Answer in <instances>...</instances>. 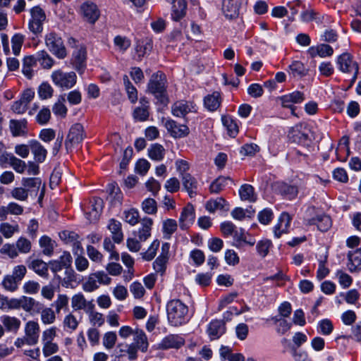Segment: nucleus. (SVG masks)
<instances>
[{
    "mask_svg": "<svg viewBox=\"0 0 361 361\" xmlns=\"http://www.w3.org/2000/svg\"><path fill=\"white\" fill-rule=\"evenodd\" d=\"M168 321L171 326H178L188 321V307L180 300H171L166 305Z\"/></svg>",
    "mask_w": 361,
    "mask_h": 361,
    "instance_id": "nucleus-1",
    "label": "nucleus"
},
{
    "mask_svg": "<svg viewBox=\"0 0 361 361\" xmlns=\"http://www.w3.org/2000/svg\"><path fill=\"white\" fill-rule=\"evenodd\" d=\"M166 79L164 73L157 72L154 73L148 83V91L162 104H166L168 99L166 94Z\"/></svg>",
    "mask_w": 361,
    "mask_h": 361,
    "instance_id": "nucleus-2",
    "label": "nucleus"
},
{
    "mask_svg": "<svg viewBox=\"0 0 361 361\" xmlns=\"http://www.w3.org/2000/svg\"><path fill=\"white\" fill-rule=\"evenodd\" d=\"M51 79L56 87L68 90L76 84L77 75L73 71L64 72L61 69H58L51 73Z\"/></svg>",
    "mask_w": 361,
    "mask_h": 361,
    "instance_id": "nucleus-3",
    "label": "nucleus"
},
{
    "mask_svg": "<svg viewBox=\"0 0 361 361\" xmlns=\"http://www.w3.org/2000/svg\"><path fill=\"white\" fill-rule=\"evenodd\" d=\"M31 18L28 22V29L35 35H38L43 30V25L47 19L46 13L39 6L30 9Z\"/></svg>",
    "mask_w": 361,
    "mask_h": 361,
    "instance_id": "nucleus-4",
    "label": "nucleus"
},
{
    "mask_svg": "<svg viewBox=\"0 0 361 361\" xmlns=\"http://www.w3.org/2000/svg\"><path fill=\"white\" fill-rule=\"evenodd\" d=\"M45 44L49 50L59 59H63L66 55V49L60 36L55 32H49L45 37Z\"/></svg>",
    "mask_w": 361,
    "mask_h": 361,
    "instance_id": "nucleus-5",
    "label": "nucleus"
},
{
    "mask_svg": "<svg viewBox=\"0 0 361 361\" xmlns=\"http://www.w3.org/2000/svg\"><path fill=\"white\" fill-rule=\"evenodd\" d=\"M84 138V129L80 123L73 124L68 133L65 141L67 151L71 150L75 145H78Z\"/></svg>",
    "mask_w": 361,
    "mask_h": 361,
    "instance_id": "nucleus-6",
    "label": "nucleus"
},
{
    "mask_svg": "<svg viewBox=\"0 0 361 361\" xmlns=\"http://www.w3.org/2000/svg\"><path fill=\"white\" fill-rule=\"evenodd\" d=\"M241 6L242 0H223L221 11L227 20H233L238 18Z\"/></svg>",
    "mask_w": 361,
    "mask_h": 361,
    "instance_id": "nucleus-7",
    "label": "nucleus"
},
{
    "mask_svg": "<svg viewBox=\"0 0 361 361\" xmlns=\"http://www.w3.org/2000/svg\"><path fill=\"white\" fill-rule=\"evenodd\" d=\"M274 188L278 192L289 200L295 198L299 191L305 188L302 183L297 185H289L284 182L276 183Z\"/></svg>",
    "mask_w": 361,
    "mask_h": 361,
    "instance_id": "nucleus-8",
    "label": "nucleus"
},
{
    "mask_svg": "<svg viewBox=\"0 0 361 361\" xmlns=\"http://www.w3.org/2000/svg\"><path fill=\"white\" fill-rule=\"evenodd\" d=\"M339 69L343 73H353L354 79L356 78L358 73L357 64L352 60V57L348 53H343L341 54L337 60Z\"/></svg>",
    "mask_w": 361,
    "mask_h": 361,
    "instance_id": "nucleus-9",
    "label": "nucleus"
},
{
    "mask_svg": "<svg viewBox=\"0 0 361 361\" xmlns=\"http://www.w3.org/2000/svg\"><path fill=\"white\" fill-rule=\"evenodd\" d=\"M71 307L74 311L83 310L85 313L90 309H94L93 300H87L82 293L73 295L71 299Z\"/></svg>",
    "mask_w": 361,
    "mask_h": 361,
    "instance_id": "nucleus-10",
    "label": "nucleus"
},
{
    "mask_svg": "<svg viewBox=\"0 0 361 361\" xmlns=\"http://www.w3.org/2000/svg\"><path fill=\"white\" fill-rule=\"evenodd\" d=\"M87 51L84 46L75 48L73 53V65L79 73H82L86 66Z\"/></svg>",
    "mask_w": 361,
    "mask_h": 361,
    "instance_id": "nucleus-11",
    "label": "nucleus"
},
{
    "mask_svg": "<svg viewBox=\"0 0 361 361\" xmlns=\"http://www.w3.org/2000/svg\"><path fill=\"white\" fill-rule=\"evenodd\" d=\"M195 219V209L191 204H188L180 214L178 222L182 230L188 229L194 223Z\"/></svg>",
    "mask_w": 361,
    "mask_h": 361,
    "instance_id": "nucleus-12",
    "label": "nucleus"
},
{
    "mask_svg": "<svg viewBox=\"0 0 361 361\" xmlns=\"http://www.w3.org/2000/svg\"><path fill=\"white\" fill-rule=\"evenodd\" d=\"M80 9L83 18L91 24H94L99 18V10L97 5L92 2L84 3L82 4Z\"/></svg>",
    "mask_w": 361,
    "mask_h": 361,
    "instance_id": "nucleus-13",
    "label": "nucleus"
},
{
    "mask_svg": "<svg viewBox=\"0 0 361 361\" xmlns=\"http://www.w3.org/2000/svg\"><path fill=\"white\" fill-rule=\"evenodd\" d=\"M165 127L170 135L174 138L184 137L190 133V130L187 126L178 124L173 120L166 121Z\"/></svg>",
    "mask_w": 361,
    "mask_h": 361,
    "instance_id": "nucleus-14",
    "label": "nucleus"
},
{
    "mask_svg": "<svg viewBox=\"0 0 361 361\" xmlns=\"http://www.w3.org/2000/svg\"><path fill=\"white\" fill-rule=\"evenodd\" d=\"M279 99L281 102L282 106L290 109L292 113L294 114L295 108L293 104L301 103L305 99V97L302 92L295 91L292 93L281 97Z\"/></svg>",
    "mask_w": 361,
    "mask_h": 361,
    "instance_id": "nucleus-15",
    "label": "nucleus"
},
{
    "mask_svg": "<svg viewBox=\"0 0 361 361\" xmlns=\"http://www.w3.org/2000/svg\"><path fill=\"white\" fill-rule=\"evenodd\" d=\"M39 326L37 322L29 321L25 326V343L29 345H34L37 343L39 338Z\"/></svg>",
    "mask_w": 361,
    "mask_h": 361,
    "instance_id": "nucleus-16",
    "label": "nucleus"
},
{
    "mask_svg": "<svg viewBox=\"0 0 361 361\" xmlns=\"http://www.w3.org/2000/svg\"><path fill=\"white\" fill-rule=\"evenodd\" d=\"M23 186L27 190V192L30 194L37 195L39 188L42 187V192L39 200H41L44 196V185H42V180L39 178H23L22 179Z\"/></svg>",
    "mask_w": 361,
    "mask_h": 361,
    "instance_id": "nucleus-17",
    "label": "nucleus"
},
{
    "mask_svg": "<svg viewBox=\"0 0 361 361\" xmlns=\"http://www.w3.org/2000/svg\"><path fill=\"white\" fill-rule=\"evenodd\" d=\"M103 200L99 197L94 198L90 202V210L85 213L86 218L90 223L96 222L99 219L103 209Z\"/></svg>",
    "mask_w": 361,
    "mask_h": 361,
    "instance_id": "nucleus-18",
    "label": "nucleus"
},
{
    "mask_svg": "<svg viewBox=\"0 0 361 361\" xmlns=\"http://www.w3.org/2000/svg\"><path fill=\"white\" fill-rule=\"evenodd\" d=\"M195 111V105L190 102L178 101L172 106V113L177 117H183L189 112Z\"/></svg>",
    "mask_w": 361,
    "mask_h": 361,
    "instance_id": "nucleus-19",
    "label": "nucleus"
},
{
    "mask_svg": "<svg viewBox=\"0 0 361 361\" xmlns=\"http://www.w3.org/2000/svg\"><path fill=\"white\" fill-rule=\"evenodd\" d=\"M153 221L149 217L143 218L140 221V227L137 231L135 232V235L139 238L140 241H146L151 235V230Z\"/></svg>",
    "mask_w": 361,
    "mask_h": 361,
    "instance_id": "nucleus-20",
    "label": "nucleus"
},
{
    "mask_svg": "<svg viewBox=\"0 0 361 361\" xmlns=\"http://www.w3.org/2000/svg\"><path fill=\"white\" fill-rule=\"evenodd\" d=\"M30 151L37 163H42L45 161L47 151L44 147L37 140H30Z\"/></svg>",
    "mask_w": 361,
    "mask_h": 361,
    "instance_id": "nucleus-21",
    "label": "nucleus"
},
{
    "mask_svg": "<svg viewBox=\"0 0 361 361\" xmlns=\"http://www.w3.org/2000/svg\"><path fill=\"white\" fill-rule=\"evenodd\" d=\"M184 339L178 335L171 334L163 338L159 346L161 349L179 348L184 345Z\"/></svg>",
    "mask_w": 361,
    "mask_h": 361,
    "instance_id": "nucleus-22",
    "label": "nucleus"
},
{
    "mask_svg": "<svg viewBox=\"0 0 361 361\" xmlns=\"http://www.w3.org/2000/svg\"><path fill=\"white\" fill-rule=\"evenodd\" d=\"M291 218L287 213H283L278 220V223L274 228V235L279 238L283 233H287L290 224Z\"/></svg>",
    "mask_w": 361,
    "mask_h": 361,
    "instance_id": "nucleus-23",
    "label": "nucleus"
},
{
    "mask_svg": "<svg viewBox=\"0 0 361 361\" xmlns=\"http://www.w3.org/2000/svg\"><path fill=\"white\" fill-rule=\"evenodd\" d=\"M225 324L221 320H214L209 324L207 332L211 339H217L224 334Z\"/></svg>",
    "mask_w": 361,
    "mask_h": 361,
    "instance_id": "nucleus-24",
    "label": "nucleus"
},
{
    "mask_svg": "<svg viewBox=\"0 0 361 361\" xmlns=\"http://www.w3.org/2000/svg\"><path fill=\"white\" fill-rule=\"evenodd\" d=\"M27 122L26 119L11 120L9 122V128L13 136L17 137L25 135L27 130Z\"/></svg>",
    "mask_w": 361,
    "mask_h": 361,
    "instance_id": "nucleus-25",
    "label": "nucleus"
},
{
    "mask_svg": "<svg viewBox=\"0 0 361 361\" xmlns=\"http://www.w3.org/2000/svg\"><path fill=\"white\" fill-rule=\"evenodd\" d=\"M41 305L39 302L32 298L24 295L20 297V308L26 312L32 314L35 312L36 309H37L36 312H39Z\"/></svg>",
    "mask_w": 361,
    "mask_h": 361,
    "instance_id": "nucleus-26",
    "label": "nucleus"
},
{
    "mask_svg": "<svg viewBox=\"0 0 361 361\" xmlns=\"http://www.w3.org/2000/svg\"><path fill=\"white\" fill-rule=\"evenodd\" d=\"M348 258V267L350 271H357L361 269V249L349 252Z\"/></svg>",
    "mask_w": 361,
    "mask_h": 361,
    "instance_id": "nucleus-27",
    "label": "nucleus"
},
{
    "mask_svg": "<svg viewBox=\"0 0 361 361\" xmlns=\"http://www.w3.org/2000/svg\"><path fill=\"white\" fill-rule=\"evenodd\" d=\"M309 53L312 57L319 56L322 58L331 56L334 54L333 48L326 44H321L317 47H312L309 49Z\"/></svg>",
    "mask_w": 361,
    "mask_h": 361,
    "instance_id": "nucleus-28",
    "label": "nucleus"
},
{
    "mask_svg": "<svg viewBox=\"0 0 361 361\" xmlns=\"http://www.w3.org/2000/svg\"><path fill=\"white\" fill-rule=\"evenodd\" d=\"M108 228L112 234V238L116 243H120L123 240V234L121 230V224L114 219L109 221Z\"/></svg>",
    "mask_w": 361,
    "mask_h": 361,
    "instance_id": "nucleus-29",
    "label": "nucleus"
},
{
    "mask_svg": "<svg viewBox=\"0 0 361 361\" xmlns=\"http://www.w3.org/2000/svg\"><path fill=\"white\" fill-rule=\"evenodd\" d=\"M180 178L183 188L191 197H193L196 194L195 190L197 187L196 179L190 173H183Z\"/></svg>",
    "mask_w": 361,
    "mask_h": 361,
    "instance_id": "nucleus-30",
    "label": "nucleus"
},
{
    "mask_svg": "<svg viewBox=\"0 0 361 361\" xmlns=\"http://www.w3.org/2000/svg\"><path fill=\"white\" fill-rule=\"evenodd\" d=\"M307 224H317L320 231H326L331 226V220L327 215H319L316 218L308 219Z\"/></svg>",
    "mask_w": 361,
    "mask_h": 361,
    "instance_id": "nucleus-31",
    "label": "nucleus"
},
{
    "mask_svg": "<svg viewBox=\"0 0 361 361\" xmlns=\"http://www.w3.org/2000/svg\"><path fill=\"white\" fill-rule=\"evenodd\" d=\"M147 152L149 157L152 160L160 161L164 158L166 149L161 145L154 143L149 146Z\"/></svg>",
    "mask_w": 361,
    "mask_h": 361,
    "instance_id": "nucleus-32",
    "label": "nucleus"
},
{
    "mask_svg": "<svg viewBox=\"0 0 361 361\" xmlns=\"http://www.w3.org/2000/svg\"><path fill=\"white\" fill-rule=\"evenodd\" d=\"M1 321L3 324V326H4L8 331L16 333L21 325L20 320L15 317L4 315L1 317Z\"/></svg>",
    "mask_w": 361,
    "mask_h": 361,
    "instance_id": "nucleus-33",
    "label": "nucleus"
},
{
    "mask_svg": "<svg viewBox=\"0 0 361 361\" xmlns=\"http://www.w3.org/2000/svg\"><path fill=\"white\" fill-rule=\"evenodd\" d=\"M20 227L18 224H11L8 222L0 224V233L5 238H11L16 233H18Z\"/></svg>",
    "mask_w": 361,
    "mask_h": 361,
    "instance_id": "nucleus-34",
    "label": "nucleus"
},
{
    "mask_svg": "<svg viewBox=\"0 0 361 361\" xmlns=\"http://www.w3.org/2000/svg\"><path fill=\"white\" fill-rule=\"evenodd\" d=\"M29 268L32 269L38 275L47 278L48 264L41 259H35L29 264Z\"/></svg>",
    "mask_w": 361,
    "mask_h": 361,
    "instance_id": "nucleus-35",
    "label": "nucleus"
},
{
    "mask_svg": "<svg viewBox=\"0 0 361 361\" xmlns=\"http://www.w3.org/2000/svg\"><path fill=\"white\" fill-rule=\"evenodd\" d=\"M172 11V18L173 20L178 21L185 15L187 4L185 0H178L177 3H173Z\"/></svg>",
    "mask_w": 361,
    "mask_h": 361,
    "instance_id": "nucleus-36",
    "label": "nucleus"
},
{
    "mask_svg": "<svg viewBox=\"0 0 361 361\" xmlns=\"http://www.w3.org/2000/svg\"><path fill=\"white\" fill-rule=\"evenodd\" d=\"M36 62L37 59L33 56H25L23 59L22 72L28 79H31L33 76L32 67L36 65Z\"/></svg>",
    "mask_w": 361,
    "mask_h": 361,
    "instance_id": "nucleus-37",
    "label": "nucleus"
},
{
    "mask_svg": "<svg viewBox=\"0 0 361 361\" xmlns=\"http://www.w3.org/2000/svg\"><path fill=\"white\" fill-rule=\"evenodd\" d=\"M86 314H87L89 322L92 327H100L105 322L104 315L102 313L95 311L94 309H90Z\"/></svg>",
    "mask_w": 361,
    "mask_h": 361,
    "instance_id": "nucleus-38",
    "label": "nucleus"
},
{
    "mask_svg": "<svg viewBox=\"0 0 361 361\" xmlns=\"http://www.w3.org/2000/svg\"><path fill=\"white\" fill-rule=\"evenodd\" d=\"M136 346V351L140 349L142 352L147 351L148 342L145 334L142 331L136 330L134 334V343Z\"/></svg>",
    "mask_w": 361,
    "mask_h": 361,
    "instance_id": "nucleus-39",
    "label": "nucleus"
},
{
    "mask_svg": "<svg viewBox=\"0 0 361 361\" xmlns=\"http://www.w3.org/2000/svg\"><path fill=\"white\" fill-rule=\"evenodd\" d=\"M204 102L207 109L212 111H215L220 106V94L217 92H215L212 94L207 96L204 98Z\"/></svg>",
    "mask_w": 361,
    "mask_h": 361,
    "instance_id": "nucleus-40",
    "label": "nucleus"
},
{
    "mask_svg": "<svg viewBox=\"0 0 361 361\" xmlns=\"http://www.w3.org/2000/svg\"><path fill=\"white\" fill-rule=\"evenodd\" d=\"M142 106L137 107L134 110V118L140 121H146L149 117L147 102L145 99L140 100Z\"/></svg>",
    "mask_w": 361,
    "mask_h": 361,
    "instance_id": "nucleus-41",
    "label": "nucleus"
},
{
    "mask_svg": "<svg viewBox=\"0 0 361 361\" xmlns=\"http://www.w3.org/2000/svg\"><path fill=\"white\" fill-rule=\"evenodd\" d=\"M239 194L242 200L255 202L257 199L254 192V188L248 184L243 185L240 187Z\"/></svg>",
    "mask_w": 361,
    "mask_h": 361,
    "instance_id": "nucleus-42",
    "label": "nucleus"
},
{
    "mask_svg": "<svg viewBox=\"0 0 361 361\" xmlns=\"http://www.w3.org/2000/svg\"><path fill=\"white\" fill-rule=\"evenodd\" d=\"M39 243L44 255L47 256L52 255L54 248V241L49 237L44 235L39 239Z\"/></svg>",
    "mask_w": 361,
    "mask_h": 361,
    "instance_id": "nucleus-43",
    "label": "nucleus"
},
{
    "mask_svg": "<svg viewBox=\"0 0 361 361\" xmlns=\"http://www.w3.org/2000/svg\"><path fill=\"white\" fill-rule=\"evenodd\" d=\"M69 298L66 294H59L56 300L52 304L55 307V311L59 314L61 310H68Z\"/></svg>",
    "mask_w": 361,
    "mask_h": 361,
    "instance_id": "nucleus-44",
    "label": "nucleus"
},
{
    "mask_svg": "<svg viewBox=\"0 0 361 361\" xmlns=\"http://www.w3.org/2000/svg\"><path fill=\"white\" fill-rule=\"evenodd\" d=\"M43 68L50 69L54 65V59L49 55L46 51H38L35 57Z\"/></svg>",
    "mask_w": 361,
    "mask_h": 361,
    "instance_id": "nucleus-45",
    "label": "nucleus"
},
{
    "mask_svg": "<svg viewBox=\"0 0 361 361\" xmlns=\"http://www.w3.org/2000/svg\"><path fill=\"white\" fill-rule=\"evenodd\" d=\"M255 211L251 207L244 209L241 207L235 208L231 213L232 217L238 221H243L246 217L252 218L254 215Z\"/></svg>",
    "mask_w": 361,
    "mask_h": 361,
    "instance_id": "nucleus-46",
    "label": "nucleus"
},
{
    "mask_svg": "<svg viewBox=\"0 0 361 361\" xmlns=\"http://www.w3.org/2000/svg\"><path fill=\"white\" fill-rule=\"evenodd\" d=\"M97 276L94 273L90 274L86 281L82 283V290L87 293L94 291L99 288Z\"/></svg>",
    "mask_w": 361,
    "mask_h": 361,
    "instance_id": "nucleus-47",
    "label": "nucleus"
},
{
    "mask_svg": "<svg viewBox=\"0 0 361 361\" xmlns=\"http://www.w3.org/2000/svg\"><path fill=\"white\" fill-rule=\"evenodd\" d=\"M117 348L119 350V356H123L124 353L128 355L130 360H135L137 357L136 346L135 344H123L118 345Z\"/></svg>",
    "mask_w": 361,
    "mask_h": 361,
    "instance_id": "nucleus-48",
    "label": "nucleus"
},
{
    "mask_svg": "<svg viewBox=\"0 0 361 361\" xmlns=\"http://www.w3.org/2000/svg\"><path fill=\"white\" fill-rule=\"evenodd\" d=\"M56 311L51 307H44L40 312L41 321L44 324L48 325L54 323L56 320Z\"/></svg>",
    "mask_w": 361,
    "mask_h": 361,
    "instance_id": "nucleus-49",
    "label": "nucleus"
},
{
    "mask_svg": "<svg viewBox=\"0 0 361 361\" xmlns=\"http://www.w3.org/2000/svg\"><path fill=\"white\" fill-rule=\"evenodd\" d=\"M228 181H231V179L228 177L220 176L214 180L209 187V190L212 193H219L223 190L225 186L227 185Z\"/></svg>",
    "mask_w": 361,
    "mask_h": 361,
    "instance_id": "nucleus-50",
    "label": "nucleus"
},
{
    "mask_svg": "<svg viewBox=\"0 0 361 361\" xmlns=\"http://www.w3.org/2000/svg\"><path fill=\"white\" fill-rule=\"evenodd\" d=\"M222 122L226 128L228 133L231 137H235L238 133V126L234 120L230 116H223Z\"/></svg>",
    "mask_w": 361,
    "mask_h": 361,
    "instance_id": "nucleus-51",
    "label": "nucleus"
},
{
    "mask_svg": "<svg viewBox=\"0 0 361 361\" xmlns=\"http://www.w3.org/2000/svg\"><path fill=\"white\" fill-rule=\"evenodd\" d=\"M225 205H227L226 200L222 197H217L214 200H210L206 203V209L211 213H214L218 209H224Z\"/></svg>",
    "mask_w": 361,
    "mask_h": 361,
    "instance_id": "nucleus-52",
    "label": "nucleus"
},
{
    "mask_svg": "<svg viewBox=\"0 0 361 361\" xmlns=\"http://www.w3.org/2000/svg\"><path fill=\"white\" fill-rule=\"evenodd\" d=\"M177 222L172 219H168L163 222V233L164 236L166 239H169L171 235L177 229Z\"/></svg>",
    "mask_w": 361,
    "mask_h": 361,
    "instance_id": "nucleus-53",
    "label": "nucleus"
},
{
    "mask_svg": "<svg viewBox=\"0 0 361 361\" xmlns=\"http://www.w3.org/2000/svg\"><path fill=\"white\" fill-rule=\"evenodd\" d=\"M66 102L65 95L59 97L57 102L53 106L52 110L55 115L65 117L67 114V108L64 103Z\"/></svg>",
    "mask_w": 361,
    "mask_h": 361,
    "instance_id": "nucleus-54",
    "label": "nucleus"
},
{
    "mask_svg": "<svg viewBox=\"0 0 361 361\" xmlns=\"http://www.w3.org/2000/svg\"><path fill=\"white\" fill-rule=\"evenodd\" d=\"M318 332L324 336L330 335L334 330V325L328 319H322L317 324Z\"/></svg>",
    "mask_w": 361,
    "mask_h": 361,
    "instance_id": "nucleus-55",
    "label": "nucleus"
},
{
    "mask_svg": "<svg viewBox=\"0 0 361 361\" xmlns=\"http://www.w3.org/2000/svg\"><path fill=\"white\" fill-rule=\"evenodd\" d=\"M37 93L42 99H47L53 96L54 89L50 84L44 82L39 86Z\"/></svg>",
    "mask_w": 361,
    "mask_h": 361,
    "instance_id": "nucleus-56",
    "label": "nucleus"
},
{
    "mask_svg": "<svg viewBox=\"0 0 361 361\" xmlns=\"http://www.w3.org/2000/svg\"><path fill=\"white\" fill-rule=\"evenodd\" d=\"M18 283L19 282L15 279V277L11 275H6L4 278L1 283L5 290L10 292H14L18 289Z\"/></svg>",
    "mask_w": 361,
    "mask_h": 361,
    "instance_id": "nucleus-57",
    "label": "nucleus"
},
{
    "mask_svg": "<svg viewBox=\"0 0 361 361\" xmlns=\"http://www.w3.org/2000/svg\"><path fill=\"white\" fill-rule=\"evenodd\" d=\"M123 83L128 95V98L133 103L135 102L137 99V92L135 87L130 82L127 75L123 76Z\"/></svg>",
    "mask_w": 361,
    "mask_h": 361,
    "instance_id": "nucleus-58",
    "label": "nucleus"
},
{
    "mask_svg": "<svg viewBox=\"0 0 361 361\" xmlns=\"http://www.w3.org/2000/svg\"><path fill=\"white\" fill-rule=\"evenodd\" d=\"M272 245V243L270 240L263 239L259 240L256 245V249L259 255L262 257H266L269 251L270 247Z\"/></svg>",
    "mask_w": 361,
    "mask_h": 361,
    "instance_id": "nucleus-59",
    "label": "nucleus"
},
{
    "mask_svg": "<svg viewBox=\"0 0 361 361\" xmlns=\"http://www.w3.org/2000/svg\"><path fill=\"white\" fill-rule=\"evenodd\" d=\"M9 162H10V164L12 166V168L17 173H24V171H25V169L27 168L26 163L24 161L16 157L13 155H11L9 157Z\"/></svg>",
    "mask_w": 361,
    "mask_h": 361,
    "instance_id": "nucleus-60",
    "label": "nucleus"
},
{
    "mask_svg": "<svg viewBox=\"0 0 361 361\" xmlns=\"http://www.w3.org/2000/svg\"><path fill=\"white\" fill-rule=\"evenodd\" d=\"M289 68L293 76H304L307 74L304 64L298 61H293L290 66Z\"/></svg>",
    "mask_w": 361,
    "mask_h": 361,
    "instance_id": "nucleus-61",
    "label": "nucleus"
},
{
    "mask_svg": "<svg viewBox=\"0 0 361 361\" xmlns=\"http://www.w3.org/2000/svg\"><path fill=\"white\" fill-rule=\"evenodd\" d=\"M159 247V241L158 240H154L148 250L142 253V258L147 261H151L156 255L157 251Z\"/></svg>",
    "mask_w": 361,
    "mask_h": 361,
    "instance_id": "nucleus-62",
    "label": "nucleus"
},
{
    "mask_svg": "<svg viewBox=\"0 0 361 361\" xmlns=\"http://www.w3.org/2000/svg\"><path fill=\"white\" fill-rule=\"evenodd\" d=\"M142 209L148 214H154L157 211V202L152 198H147L142 203Z\"/></svg>",
    "mask_w": 361,
    "mask_h": 361,
    "instance_id": "nucleus-63",
    "label": "nucleus"
},
{
    "mask_svg": "<svg viewBox=\"0 0 361 361\" xmlns=\"http://www.w3.org/2000/svg\"><path fill=\"white\" fill-rule=\"evenodd\" d=\"M289 136L293 142L299 144H305L308 140V135L297 128L293 129L290 132Z\"/></svg>",
    "mask_w": 361,
    "mask_h": 361,
    "instance_id": "nucleus-64",
    "label": "nucleus"
}]
</instances>
